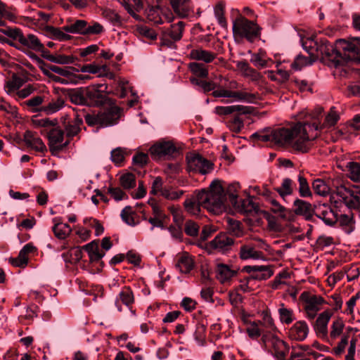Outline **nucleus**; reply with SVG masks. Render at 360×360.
<instances>
[{
  "label": "nucleus",
  "mask_w": 360,
  "mask_h": 360,
  "mask_svg": "<svg viewBox=\"0 0 360 360\" xmlns=\"http://www.w3.org/2000/svg\"><path fill=\"white\" fill-rule=\"evenodd\" d=\"M323 109L317 108L311 115L312 124L298 122L290 128L266 129L254 133L252 137L262 142L277 144L292 149L294 151L307 153L311 141L318 136L321 129L333 127L339 120V115L335 107L330 108L321 124L316 122L321 115Z\"/></svg>",
  "instance_id": "nucleus-1"
},
{
  "label": "nucleus",
  "mask_w": 360,
  "mask_h": 360,
  "mask_svg": "<svg viewBox=\"0 0 360 360\" xmlns=\"http://www.w3.org/2000/svg\"><path fill=\"white\" fill-rule=\"evenodd\" d=\"M238 188V184L229 186L225 193L221 181H213L208 191L202 190L198 193V200L202 207L214 214H220L226 212L227 209L226 195H229L233 205L237 204Z\"/></svg>",
  "instance_id": "nucleus-2"
},
{
  "label": "nucleus",
  "mask_w": 360,
  "mask_h": 360,
  "mask_svg": "<svg viewBox=\"0 0 360 360\" xmlns=\"http://www.w3.org/2000/svg\"><path fill=\"white\" fill-rule=\"evenodd\" d=\"M357 51L354 44L345 39L338 40L335 46L329 44L326 39H320L317 58L323 56L328 57L338 65L345 61L352 60Z\"/></svg>",
  "instance_id": "nucleus-3"
},
{
  "label": "nucleus",
  "mask_w": 360,
  "mask_h": 360,
  "mask_svg": "<svg viewBox=\"0 0 360 360\" xmlns=\"http://www.w3.org/2000/svg\"><path fill=\"white\" fill-rule=\"evenodd\" d=\"M231 16L233 22V34L236 39H246L252 41L258 37L259 32V26L252 20L242 15L237 9H232Z\"/></svg>",
  "instance_id": "nucleus-4"
},
{
  "label": "nucleus",
  "mask_w": 360,
  "mask_h": 360,
  "mask_svg": "<svg viewBox=\"0 0 360 360\" xmlns=\"http://www.w3.org/2000/svg\"><path fill=\"white\" fill-rule=\"evenodd\" d=\"M330 201L336 207L344 204L349 209L360 212V188L343 185L336 186L335 191L330 194Z\"/></svg>",
  "instance_id": "nucleus-5"
},
{
  "label": "nucleus",
  "mask_w": 360,
  "mask_h": 360,
  "mask_svg": "<svg viewBox=\"0 0 360 360\" xmlns=\"http://www.w3.org/2000/svg\"><path fill=\"white\" fill-rule=\"evenodd\" d=\"M49 18V15L42 12H38L34 16L33 20H34V24L49 37L58 41L68 40L70 37L64 33L60 29L46 25Z\"/></svg>",
  "instance_id": "nucleus-6"
},
{
  "label": "nucleus",
  "mask_w": 360,
  "mask_h": 360,
  "mask_svg": "<svg viewBox=\"0 0 360 360\" xmlns=\"http://www.w3.org/2000/svg\"><path fill=\"white\" fill-rule=\"evenodd\" d=\"M49 69L58 75V76L51 75L46 72L53 81L63 84H77L78 77H76V72H79V69L71 66L60 67L54 65H50Z\"/></svg>",
  "instance_id": "nucleus-7"
},
{
  "label": "nucleus",
  "mask_w": 360,
  "mask_h": 360,
  "mask_svg": "<svg viewBox=\"0 0 360 360\" xmlns=\"http://www.w3.org/2000/svg\"><path fill=\"white\" fill-rule=\"evenodd\" d=\"M300 299L304 304L306 316L309 319L315 318L317 312L321 309V305L324 303V300L321 296L311 295L308 292H303L300 295Z\"/></svg>",
  "instance_id": "nucleus-8"
},
{
  "label": "nucleus",
  "mask_w": 360,
  "mask_h": 360,
  "mask_svg": "<svg viewBox=\"0 0 360 360\" xmlns=\"http://www.w3.org/2000/svg\"><path fill=\"white\" fill-rule=\"evenodd\" d=\"M186 160L188 169L190 172L205 174L212 169V163L199 154L189 153L186 156Z\"/></svg>",
  "instance_id": "nucleus-9"
},
{
  "label": "nucleus",
  "mask_w": 360,
  "mask_h": 360,
  "mask_svg": "<svg viewBox=\"0 0 360 360\" xmlns=\"http://www.w3.org/2000/svg\"><path fill=\"white\" fill-rule=\"evenodd\" d=\"M214 97L231 98L234 101H241L247 103H255L258 96L247 91H233L227 89H218L213 91Z\"/></svg>",
  "instance_id": "nucleus-10"
},
{
  "label": "nucleus",
  "mask_w": 360,
  "mask_h": 360,
  "mask_svg": "<svg viewBox=\"0 0 360 360\" xmlns=\"http://www.w3.org/2000/svg\"><path fill=\"white\" fill-rule=\"evenodd\" d=\"M37 252V248L33 243H27L20 250L17 257L10 259V263L14 266L24 268L28 264L29 255Z\"/></svg>",
  "instance_id": "nucleus-11"
},
{
  "label": "nucleus",
  "mask_w": 360,
  "mask_h": 360,
  "mask_svg": "<svg viewBox=\"0 0 360 360\" xmlns=\"http://www.w3.org/2000/svg\"><path fill=\"white\" fill-rule=\"evenodd\" d=\"M262 339L266 346L271 347L277 357L283 358L285 356L288 348L284 341L274 335H265Z\"/></svg>",
  "instance_id": "nucleus-12"
},
{
  "label": "nucleus",
  "mask_w": 360,
  "mask_h": 360,
  "mask_svg": "<svg viewBox=\"0 0 360 360\" xmlns=\"http://www.w3.org/2000/svg\"><path fill=\"white\" fill-rule=\"evenodd\" d=\"M315 215L321 219L326 225L332 226L338 221V214L328 205H319L314 208Z\"/></svg>",
  "instance_id": "nucleus-13"
},
{
  "label": "nucleus",
  "mask_w": 360,
  "mask_h": 360,
  "mask_svg": "<svg viewBox=\"0 0 360 360\" xmlns=\"http://www.w3.org/2000/svg\"><path fill=\"white\" fill-rule=\"evenodd\" d=\"M360 122V116H354L351 122L341 125L337 130L336 133L339 139H349L352 136L356 134V131L360 130L359 122Z\"/></svg>",
  "instance_id": "nucleus-14"
},
{
  "label": "nucleus",
  "mask_w": 360,
  "mask_h": 360,
  "mask_svg": "<svg viewBox=\"0 0 360 360\" xmlns=\"http://www.w3.org/2000/svg\"><path fill=\"white\" fill-rule=\"evenodd\" d=\"M309 328L304 321H296L289 329L288 336L296 341H303L309 334Z\"/></svg>",
  "instance_id": "nucleus-15"
},
{
  "label": "nucleus",
  "mask_w": 360,
  "mask_h": 360,
  "mask_svg": "<svg viewBox=\"0 0 360 360\" xmlns=\"http://www.w3.org/2000/svg\"><path fill=\"white\" fill-rule=\"evenodd\" d=\"M332 316V313L325 311L321 313L316 320L314 326L316 335L321 338L328 337V324Z\"/></svg>",
  "instance_id": "nucleus-16"
},
{
  "label": "nucleus",
  "mask_w": 360,
  "mask_h": 360,
  "mask_svg": "<svg viewBox=\"0 0 360 360\" xmlns=\"http://www.w3.org/2000/svg\"><path fill=\"white\" fill-rule=\"evenodd\" d=\"M176 151V147L170 141L157 143L150 148V154L159 158L172 155Z\"/></svg>",
  "instance_id": "nucleus-17"
},
{
  "label": "nucleus",
  "mask_w": 360,
  "mask_h": 360,
  "mask_svg": "<svg viewBox=\"0 0 360 360\" xmlns=\"http://www.w3.org/2000/svg\"><path fill=\"white\" fill-rule=\"evenodd\" d=\"M49 146L51 150H61L65 147L69 140H64L63 132L61 129H53L49 134Z\"/></svg>",
  "instance_id": "nucleus-18"
},
{
  "label": "nucleus",
  "mask_w": 360,
  "mask_h": 360,
  "mask_svg": "<svg viewBox=\"0 0 360 360\" xmlns=\"http://www.w3.org/2000/svg\"><path fill=\"white\" fill-rule=\"evenodd\" d=\"M252 111V107L241 105L217 106L214 108L215 113L219 115H230L233 112H238L239 115H248L251 114Z\"/></svg>",
  "instance_id": "nucleus-19"
},
{
  "label": "nucleus",
  "mask_w": 360,
  "mask_h": 360,
  "mask_svg": "<svg viewBox=\"0 0 360 360\" xmlns=\"http://www.w3.org/2000/svg\"><path fill=\"white\" fill-rule=\"evenodd\" d=\"M215 273L217 279L221 283H226L236 275V271L229 265L217 263Z\"/></svg>",
  "instance_id": "nucleus-20"
},
{
  "label": "nucleus",
  "mask_w": 360,
  "mask_h": 360,
  "mask_svg": "<svg viewBox=\"0 0 360 360\" xmlns=\"http://www.w3.org/2000/svg\"><path fill=\"white\" fill-rule=\"evenodd\" d=\"M233 244V240L226 234H219L210 242V246L219 252L227 251Z\"/></svg>",
  "instance_id": "nucleus-21"
},
{
  "label": "nucleus",
  "mask_w": 360,
  "mask_h": 360,
  "mask_svg": "<svg viewBox=\"0 0 360 360\" xmlns=\"http://www.w3.org/2000/svg\"><path fill=\"white\" fill-rule=\"evenodd\" d=\"M82 249L86 251L90 262H97L105 255V252L99 249L98 243L96 240H93L84 245Z\"/></svg>",
  "instance_id": "nucleus-22"
},
{
  "label": "nucleus",
  "mask_w": 360,
  "mask_h": 360,
  "mask_svg": "<svg viewBox=\"0 0 360 360\" xmlns=\"http://www.w3.org/2000/svg\"><path fill=\"white\" fill-rule=\"evenodd\" d=\"M24 141L27 146L37 151L44 152L46 150V146L42 140L32 131H27L25 133Z\"/></svg>",
  "instance_id": "nucleus-23"
},
{
  "label": "nucleus",
  "mask_w": 360,
  "mask_h": 360,
  "mask_svg": "<svg viewBox=\"0 0 360 360\" xmlns=\"http://www.w3.org/2000/svg\"><path fill=\"white\" fill-rule=\"evenodd\" d=\"M240 257L242 259H252L255 260H265L266 257L264 255L257 250L254 247L251 245H243L240 250Z\"/></svg>",
  "instance_id": "nucleus-24"
},
{
  "label": "nucleus",
  "mask_w": 360,
  "mask_h": 360,
  "mask_svg": "<svg viewBox=\"0 0 360 360\" xmlns=\"http://www.w3.org/2000/svg\"><path fill=\"white\" fill-rule=\"evenodd\" d=\"M250 61L259 69L271 67L273 64V60L262 50H259L258 53L252 54Z\"/></svg>",
  "instance_id": "nucleus-25"
},
{
  "label": "nucleus",
  "mask_w": 360,
  "mask_h": 360,
  "mask_svg": "<svg viewBox=\"0 0 360 360\" xmlns=\"http://www.w3.org/2000/svg\"><path fill=\"white\" fill-rule=\"evenodd\" d=\"M53 222L54 225L52 230L58 239H65L71 233V227L68 224L61 222L60 219L54 218Z\"/></svg>",
  "instance_id": "nucleus-26"
},
{
  "label": "nucleus",
  "mask_w": 360,
  "mask_h": 360,
  "mask_svg": "<svg viewBox=\"0 0 360 360\" xmlns=\"http://www.w3.org/2000/svg\"><path fill=\"white\" fill-rule=\"evenodd\" d=\"M189 55L192 59L202 60L206 63L212 62L217 56L216 53L201 48L191 50Z\"/></svg>",
  "instance_id": "nucleus-27"
},
{
  "label": "nucleus",
  "mask_w": 360,
  "mask_h": 360,
  "mask_svg": "<svg viewBox=\"0 0 360 360\" xmlns=\"http://www.w3.org/2000/svg\"><path fill=\"white\" fill-rule=\"evenodd\" d=\"M21 46L34 51H41L44 46L40 40L34 34H23L20 42Z\"/></svg>",
  "instance_id": "nucleus-28"
},
{
  "label": "nucleus",
  "mask_w": 360,
  "mask_h": 360,
  "mask_svg": "<svg viewBox=\"0 0 360 360\" xmlns=\"http://www.w3.org/2000/svg\"><path fill=\"white\" fill-rule=\"evenodd\" d=\"M176 266L181 273L188 274L193 269L194 262L189 254L184 253L179 257Z\"/></svg>",
  "instance_id": "nucleus-29"
},
{
  "label": "nucleus",
  "mask_w": 360,
  "mask_h": 360,
  "mask_svg": "<svg viewBox=\"0 0 360 360\" xmlns=\"http://www.w3.org/2000/svg\"><path fill=\"white\" fill-rule=\"evenodd\" d=\"M120 110L117 106H112L107 111L101 113V115H105L106 117L101 122V127H108L117 123L120 117Z\"/></svg>",
  "instance_id": "nucleus-30"
},
{
  "label": "nucleus",
  "mask_w": 360,
  "mask_h": 360,
  "mask_svg": "<svg viewBox=\"0 0 360 360\" xmlns=\"http://www.w3.org/2000/svg\"><path fill=\"white\" fill-rule=\"evenodd\" d=\"M134 297L132 290L129 287H124L119 293V297L116 300V306L117 309L121 311L122 308L120 305L121 302L127 307H130L134 303Z\"/></svg>",
  "instance_id": "nucleus-31"
},
{
  "label": "nucleus",
  "mask_w": 360,
  "mask_h": 360,
  "mask_svg": "<svg viewBox=\"0 0 360 360\" xmlns=\"http://www.w3.org/2000/svg\"><path fill=\"white\" fill-rule=\"evenodd\" d=\"M278 314L279 320L283 324L289 325L295 319L293 310L287 307L283 303L278 305Z\"/></svg>",
  "instance_id": "nucleus-32"
},
{
  "label": "nucleus",
  "mask_w": 360,
  "mask_h": 360,
  "mask_svg": "<svg viewBox=\"0 0 360 360\" xmlns=\"http://www.w3.org/2000/svg\"><path fill=\"white\" fill-rule=\"evenodd\" d=\"M171 5L174 12L181 18L188 15L190 11L189 0H171Z\"/></svg>",
  "instance_id": "nucleus-33"
},
{
  "label": "nucleus",
  "mask_w": 360,
  "mask_h": 360,
  "mask_svg": "<svg viewBox=\"0 0 360 360\" xmlns=\"http://www.w3.org/2000/svg\"><path fill=\"white\" fill-rule=\"evenodd\" d=\"M120 2L129 14L136 19H139L136 12H139L143 9V0H120Z\"/></svg>",
  "instance_id": "nucleus-34"
},
{
  "label": "nucleus",
  "mask_w": 360,
  "mask_h": 360,
  "mask_svg": "<svg viewBox=\"0 0 360 360\" xmlns=\"http://www.w3.org/2000/svg\"><path fill=\"white\" fill-rule=\"evenodd\" d=\"M319 46L318 39L314 37H307L302 39V46L304 49L309 54L313 59L317 58V52Z\"/></svg>",
  "instance_id": "nucleus-35"
},
{
  "label": "nucleus",
  "mask_w": 360,
  "mask_h": 360,
  "mask_svg": "<svg viewBox=\"0 0 360 360\" xmlns=\"http://www.w3.org/2000/svg\"><path fill=\"white\" fill-rule=\"evenodd\" d=\"M64 124L67 137H72L79 132L80 126L82 124V120L77 116L74 120L68 121V123L64 121Z\"/></svg>",
  "instance_id": "nucleus-36"
},
{
  "label": "nucleus",
  "mask_w": 360,
  "mask_h": 360,
  "mask_svg": "<svg viewBox=\"0 0 360 360\" xmlns=\"http://www.w3.org/2000/svg\"><path fill=\"white\" fill-rule=\"evenodd\" d=\"M295 212L297 214L309 216L314 210L311 205L304 200L297 199L294 202Z\"/></svg>",
  "instance_id": "nucleus-37"
},
{
  "label": "nucleus",
  "mask_w": 360,
  "mask_h": 360,
  "mask_svg": "<svg viewBox=\"0 0 360 360\" xmlns=\"http://www.w3.org/2000/svg\"><path fill=\"white\" fill-rule=\"evenodd\" d=\"M87 22L83 20H76L74 23L63 27V30L69 33L86 35Z\"/></svg>",
  "instance_id": "nucleus-38"
},
{
  "label": "nucleus",
  "mask_w": 360,
  "mask_h": 360,
  "mask_svg": "<svg viewBox=\"0 0 360 360\" xmlns=\"http://www.w3.org/2000/svg\"><path fill=\"white\" fill-rule=\"evenodd\" d=\"M273 271L268 266L260 265L259 269L255 271V274L250 275V279H252L253 281H263L269 278L273 275Z\"/></svg>",
  "instance_id": "nucleus-39"
},
{
  "label": "nucleus",
  "mask_w": 360,
  "mask_h": 360,
  "mask_svg": "<svg viewBox=\"0 0 360 360\" xmlns=\"http://www.w3.org/2000/svg\"><path fill=\"white\" fill-rule=\"evenodd\" d=\"M23 81L20 77L13 76L8 81L4 86L6 92L13 96H15L16 92L22 86Z\"/></svg>",
  "instance_id": "nucleus-40"
},
{
  "label": "nucleus",
  "mask_w": 360,
  "mask_h": 360,
  "mask_svg": "<svg viewBox=\"0 0 360 360\" xmlns=\"http://www.w3.org/2000/svg\"><path fill=\"white\" fill-rule=\"evenodd\" d=\"M146 16L148 21L154 24L163 22L162 17L160 15V8L158 6H151L146 10Z\"/></svg>",
  "instance_id": "nucleus-41"
},
{
  "label": "nucleus",
  "mask_w": 360,
  "mask_h": 360,
  "mask_svg": "<svg viewBox=\"0 0 360 360\" xmlns=\"http://www.w3.org/2000/svg\"><path fill=\"white\" fill-rule=\"evenodd\" d=\"M276 191L279 193L281 198L285 199L286 196L293 193L294 184L292 181L288 178L283 179L281 186L277 188Z\"/></svg>",
  "instance_id": "nucleus-42"
},
{
  "label": "nucleus",
  "mask_w": 360,
  "mask_h": 360,
  "mask_svg": "<svg viewBox=\"0 0 360 360\" xmlns=\"http://www.w3.org/2000/svg\"><path fill=\"white\" fill-rule=\"evenodd\" d=\"M47 59L52 63L60 65H69L75 62L74 56L60 53L51 54L47 57Z\"/></svg>",
  "instance_id": "nucleus-43"
},
{
  "label": "nucleus",
  "mask_w": 360,
  "mask_h": 360,
  "mask_svg": "<svg viewBox=\"0 0 360 360\" xmlns=\"http://www.w3.org/2000/svg\"><path fill=\"white\" fill-rule=\"evenodd\" d=\"M312 187L316 193L319 195L326 196L330 193L331 189L329 186L322 179H315Z\"/></svg>",
  "instance_id": "nucleus-44"
},
{
  "label": "nucleus",
  "mask_w": 360,
  "mask_h": 360,
  "mask_svg": "<svg viewBox=\"0 0 360 360\" xmlns=\"http://www.w3.org/2000/svg\"><path fill=\"white\" fill-rule=\"evenodd\" d=\"M191 72L196 77L207 78L208 76L207 67L202 63L193 62L188 65Z\"/></svg>",
  "instance_id": "nucleus-45"
},
{
  "label": "nucleus",
  "mask_w": 360,
  "mask_h": 360,
  "mask_svg": "<svg viewBox=\"0 0 360 360\" xmlns=\"http://www.w3.org/2000/svg\"><path fill=\"white\" fill-rule=\"evenodd\" d=\"M224 4L223 3H219L215 6L214 13L219 25L222 28L227 29L228 22L224 16Z\"/></svg>",
  "instance_id": "nucleus-46"
},
{
  "label": "nucleus",
  "mask_w": 360,
  "mask_h": 360,
  "mask_svg": "<svg viewBox=\"0 0 360 360\" xmlns=\"http://www.w3.org/2000/svg\"><path fill=\"white\" fill-rule=\"evenodd\" d=\"M349 178L353 181L360 180V162H348L345 165Z\"/></svg>",
  "instance_id": "nucleus-47"
},
{
  "label": "nucleus",
  "mask_w": 360,
  "mask_h": 360,
  "mask_svg": "<svg viewBox=\"0 0 360 360\" xmlns=\"http://www.w3.org/2000/svg\"><path fill=\"white\" fill-rule=\"evenodd\" d=\"M345 328V323L342 319L334 320L330 326V336L332 339L338 338L342 333Z\"/></svg>",
  "instance_id": "nucleus-48"
},
{
  "label": "nucleus",
  "mask_w": 360,
  "mask_h": 360,
  "mask_svg": "<svg viewBox=\"0 0 360 360\" xmlns=\"http://www.w3.org/2000/svg\"><path fill=\"white\" fill-rule=\"evenodd\" d=\"M184 25L182 22L172 25L169 30L165 32L174 41L179 40L182 37Z\"/></svg>",
  "instance_id": "nucleus-49"
},
{
  "label": "nucleus",
  "mask_w": 360,
  "mask_h": 360,
  "mask_svg": "<svg viewBox=\"0 0 360 360\" xmlns=\"http://www.w3.org/2000/svg\"><path fill=\"white\" fill-rule=\"evenodd\" d=\"M315 59L313 58L305 57L303 56H297L295 61L290 65L291 68L295 70H300L303 67L311 65Z\"/></svg>",
  "instance_id": "nucleus-50"
},
{
  "label": "nucleus",
  "mask_w": 360,
  "mask_h": 360,
  "mask_svg": "<svg viewBox=\"0 0 360 360\" xmlns=\"http://www.w3.org/2000/svg\"><path fill=\"white\" fill-rule=\"evenodd\" d=\"M63 100L58 98L56 101H53L49 103L47 105L44 106L41 110L46 112L47 115L53 114L59 111L63 107Z\"/></svg>",
  "instance_id": "nucleus-51"
},
{
  "label": "nucleus",
  "mask_w": 360,
  "mask_h": 360,
  "mask_svg": "<svg viewBox=\"0 0 360 360\" xmlns=\"http://www.w3.org/2000/svg\"><path fill=\"white\" fill-rule=\"evenodd\" d=\"M185 207L188 212L192 214H198L200 212V207L202 206L198 200V193L195 198L188 199L185 201Z\"/></svg>",
  "instance_id": "nucleus-52"
},
{
  "label": "nucleus",
  "mask_w": 360,
  "mask_h": 360,
  "mask_svg": "<svg viewBox=\"0 0 360 360\" xmlns=\"http://www.w3.org/2000/svg\"><path fill=\"white\" fill-rule=\"evenodd\" d=\"M120 184L125 189H130L136 186L135 176L131 173H126L120 176Z\"/></svg>",
  "instance_id": "nucleus-53"
},
{
  "label": "nucleus",
  "mask_w": 360,
  "mask_h": 360,
  "mask_svg": "<svg viewBox=\"0 0 360 360\" xmlns=\"http://www.w3.org/2000/svg\"><path fill=\"white\" fill-rule=\"evenodd\" d=\"M271 207V210L276 214L278 217L285 218L287 216V210L286 209L280 205L275 199L271 198L269 201Z\"/></svg>",
  "instance_id": "nucleus-54"
},
{
  "label": "nucleus",
  "mask_w": 360,
  "mask_h": 360,
  "mask_svg": "<svg viewBox=\"0 0 360 360\" xmlns=\"http://www.w3.org/2000/svg\"><path fill=\"white\" fill-rule=\"evenodd\" d=\"M299 182V193L300 196L306 198L311 195L309 186L308 185L307 179L302 175L298 176Z\"/></svg>",
  "instance_id": "nucleus-55"
},
{
  "label": "nucleus",
  "mask_w": 360,
  "mask_h": 360,
  "mask_svg": "<svg viewBox=\"0 0 360 360\" xmlns=\"http://www.w3.org/2000/svg\"><path fill=\"white\" fill-rule=\"evenodd\" d=\"M262 322L263 325L266 328L271 330L273 332H276L277 330V328L274 323V321L271 316V314L269 310H264L262 313Z\"/></svg>",
  "instance_id": "nucleus-56"
},
{
  "label": "nucleus",
  "mask_w": 360,
  "mask_h": 360,
  "mask_svg": "<svg viewBox=\"0 0 360 360\" xmlns=\"http://www.w3.org/2000/svg\"><path fill=\"white\" fill-rule=\"evenodd\" d=\"M106 67L105 65L100 66L95 63H90L84 65L79 70L82 72H88L91 74H97L101 72V70H105Z\"/></svg>",
  "instance_id": "nucleus-57"
},
{
  "label": "nucleus",
  "mask_w": 360,
  "mask_h": 360,
  "mask_svg": "<svg viewBox=\"0 0 360 360\" xmlns=\"http://www.w3.org/2000/svg\"><path fill=\"white\" fill-rule=\"evenodd\" d=\"M246 332L248 336L252 338H257L261 335V331L258 326V324L255 322H250L246 328Z\"/></svg>",
  "instance_id": "nucleus-58"
},
{
  "label": "nucleus",
  "mask_w": 360,
  "mask_h": 360,
  "mask_svg": "<svg viewBox=\"0 0 360 360\" xmlns=\"http://www.w3.org/2000/svg\"><path fill=\"white\" fill-rule=\"evenodd\" d=\"M228 126L231 131L238 133L243 128V121L238 116H236L229 122Z\"/></svg>",
  "instance_id": "nucleus-59"
},
{
  "label": "nucleus",
  "mask_w": 360,
  "mask_h": 360,
  "mask_svg": "<svg viewBox=\"0 0 360 360\" xmlns=\"http://www.w3.org/2000/svg\"><path fill=\"white\" fill-rule=\"evenodd\" d=\"M160 195L166 199L174 200L181 198V196L183 195V191L164 188L162 191Z\"/></svg>",
  "instance_id": "nucleus-60"
},
{
  "label": "nucleus",
  "mask_w": 360,
  "mask_h": 360,
  "mask_svg": "<svg viewBox=\"0 0 360 360\" xmlns=\"http://www.w3.org/2000/svg\"><path fill=\"white\" fill-rule=\"evenodd\" d=\"M106 117L105 115H101V113L96 115H86L85 116L86 122L90 125H99L101 127V122H103V119Z\"/></svg>",
  "instance_id": "nucleus-61"
},
{
  "label": "nucleus",
  "mask_w": 360,
  "mask_h": 360,
  "mask_svg": "<svg viewBox=\"0 0 360 360\" xmlns=\"http://www.w3.org/2000/svg\"><path fill=\"white\" fill-rule=\"evenodd\" d=\"M108 193L116 201H120L127 198V194L118 187H110L108 188Z\"/></svg>",
  "instance_id": "nucleus-62"
},
{
  "label": "nucleus",
  "mask_w": 360,
  "mask_h": 360,
  "mask_svg": "<svg viewBox=\"0 0 360 360\" xmlns=\"http://www.w3.org/2000/svg\"><path fill=\"white\" fill-rule=\"evenodd\" d=\"M199 231V226L193 221H188L185 224V232L191 236H197Z\"/></svg>",
  "instance_id": "nucleus-63"
},
{
  "label": "nucleus",
  "mask_w": 360,
  "mask_h": 360,
  "mask_svg": "<svg viewBox=\"0 0 360 360\" xmlns=\"http://www.w3.org/2000/svg\"><path fill=\"white\" fill-rule=\"evenodd\" d=\"M103 32V27L98 22L86 25V35L98 34Z\"/></svg>",
  "instance_id": "nucleus-64"
}]
</instances>
